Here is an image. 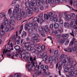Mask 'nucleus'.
Returning a JSON list of instances; mask_svg holds the SVG:
<instances>
[{"mask_svg": "<svg viewBox=\"0 0 77 77\" xmlns=\"http://www.w3.org/2000/svg\"><path fill=\"white\" fill-rule=\"evenodd\" d=\"M14 49L16 51H18L19 50H20V48L19 46L17 45L16 46H15L14 47Z\"/></svg>", "mask_w": 77, "mask_h": 77, "instance_id": "a878e982", "label": "nucleus"}, {"mask_svg": "<svg viewBox=\"0 0 77 77\" xmlns=\"http://www.w3.org/2000/svg\"><path fill=\"white\" fill-rule=\"evenodd\" d=\"M48 61L50 63H52L53 61V60L51 58V57H50L49 58Z\"/></svg>", "mask_w": 77, "mask_h": 77, "instance_id": "58836bf2", "label": "nucleus"}, {"mask_svg": "<svg viewBox=\"0 0 77 77\" xmlns=\"http://www.w3.org/2000/svg\"><path fill=\"white\" fill-rule=\"evenodd\" d=\"M2 35H5V31L3 30L2 31Z\"/></svg>", "mask_w": 77, "mask_h": 77, "instance_id": "69168bd1", "label": "nucleus"}, {"mask_svg": "<svg viewBox=\"0 0 77 77\" xmlns=\"http://www.w3.org/2000/svg\"><path fill=\"white\" fill-rule=\"evenodd\" d=\"M4 21L5 22L3 23L2 25L1 26V27L2 30L6 26V24H8V19L6 18H5Z\"/></svg>", "mask_w": 77, "mask_h": 77, "instance_id": "20e7f679", "label": "nucleus"}, {"mask_svg": "<svg viewBox=\"0 0 77 77\" xmlns=\"http://www.w3.org/2000/svg\"><path fill=\"white\" fill-rule=\"evenodd\" d=\"M67 51L69 53H72V48H70L68 49H67Z\"/></svg>", "mask_w": 77, "mask_h": 77, "instance_id": "c9c22d12", "label": "nucleus"}, {"mask_svg": "<svg viewBox=\"0 0 77 77\" xmlns=\"http://www.w3.org/2000/svg\"><path fill=\"white\" fill-rule=\"evenodd\" d=\"M44 18L46 20H48V15L46 14H44Z\"/></svg>", "mask_w": 77, "mask_h": 77, "instance_id": "c756f323", "label": "nucleus"}, {"mask_svg": "<svg viewBox=\"0 0 77 77\" xmlns=\"http://www.w3.org/2000/svg\"><path fill=\"white\" fill-rule=\"evenodd\" d=\"M58 31L60 33H62L63 32V29H59Z\"/></svg>", "mask_w": 77, "mask_h": 77, "instance_id": "338daca9", "label": "nucleus"}, {"mask_svg": "<svg viewBox=\"0 0 77 77\" xmlns=\"http://www.w3.org/2000/svg\"><path fill=\"white\" fill-rule=\"evenodd\" d=\"M48 16L49 17H52L53 16V13L50 12L48 14Z\"/></svg>", "mask_w": 77, "mask_h": 77, "instance_id": "ea45409f", "label": "nucleus"}, {"mask_svg": "<svg viewBox=\"0 0 77 77\" xmlns=\"http://www.w3.org/2000/svg\"><path fill=\"white\" fill-rule=\"evenodd\" d=\"M43 14L41 13L38 15V17H39V18H41V17H43Z\"/></svg>", "mask_w": 77, "mask_h": 77, "instance_id": "49530a36", "label": "nucleus"}, {"mask_svg": "<svg viewBox=\"0 0 77 77\" xmlns=\"http://www.w3.org/2000/svg\"><path fill=\"white\" fill-rule=\"evenodd\" d=\"M72 32L70 33V34L71 36H73L74 37V32H73V31L72 30Z\"/></svg>", "mask_w": 77, "mask_h": 77, "instance_id": "bf43d9fd", "label": "nucleus"}, {"mask_svg": "<svg viewBox=\"0 0 77 77\" xmlns=\"http://www.w3.org/2000/svg\"><path fill=\"white\" fill-rule=\"evenodd\" d=\"M8 49H5V48L4 49V51L3 52V54H4V53H6L7 52H8Z\"/></svg>", "mask_w": 77, "mask_h": 77, "instance_id": "864d4df0", "label": "nucleus"}, {"mask_svg": "<svg viewBox=\"0 0 77 77\" xmlns=\"http://www.w3.org/2000/svg\"><path fill=\"white\" fill-rule=\"evenodd\" d=\"M54 23H57V21H58V19H57L56 18V19H53Z\"/></svg>", "mask_w": 77, "mask_h": 77, "instance_id": "052dcab7", "label": "nucleus"}, {"mask_svg": "<svg viewBox=\"0 0 77 77\" xmlns=\"http://www.w3.org/2000/svg\"><path fill=\"white\" fill-rule=\"evenodd\" d=\"M33 26V24L32 23H29L28 24V26L29 27H32Z\"/></svg>", "mask_w": 77, "mask_h": 77, "instance_id": "37998d69", "label": "nucleus"}, {"mask_svg": "<svg viewBox=\"0 0 77 77\" xmlns=\"http://www.w3.org/2000/svg\"><path fill=\"white\" fill-rule=\"evenodd\" d=\"M50 27L51 29H52L53 28V24H51L50 26Z\"/></svg>", "mask_w": 77, "mask_h": 77, "instance_id": "6e6d98bb", "label": "nucleus"}, {"mask_svg": "<svg viewBox=\"0 0 77 77\" xmlns=\"http://www.w3.org/2000/svg\"><path fill=\"white\" fill-rule=\"evenodd\" d=\"M38 30L39 31V33L40 32H45V31H44V28L42 27H39L38 28Z\"/></svg>", "mask_w": 77, "mask_h": 77, "instance_id": "412c9836", "label": "nucleus"}, {"mask_svg": "<svg viewBox=\"0 0 77 77\" xmlns=\"http://www.w3.org/2000/svg\"><path fill=\"white\" fill-rule=\"evenodd\" d=\"M47 56L46 55L43 57L42 59L43 61H45L47 60Z\"/></svg>", "mask_w": 77, "mask_h": 77, "instance_id": "7c9ffc66", "label": "nucleus"}, {"mask_svg": "<svg viewBox=\"0 0 77 77\" xmlns=\"http://www.w3.org/2000/svg\"><path fill=\"white\" fill-rule=\"evenodd\" d=\"M71 15H68V16H66V20L67 21H69V19H71Z\"/></svg>", "mask_w": 77, "mask_h": 77, "instance_id": "dca6fc26", "label": "nucleus"}, {"mask_svg": "<svg viewBox=\"0 0 77 77\" xmlns=\"http://www.w3.org/2000/svg\"><path fill=\"white\" fill-rule=\"evenodd\" d=\"M14 77H21V76L17 74H16L14 75Z\"/></svg>", "mask_w": 77, "mask_h": 77, "instance_id": "de8ad7c7", "label": "nucleus"}, {"mask_svg": "<svg viewBox=\"0 0 77 77\" xmlns=\"http://www.w3.org/2000/svg\"><path fill=\"white\" fill-rule=\"evenodd\" d=\"M20 14L21 16L23 17V18H26V13L25 12H22L21 13H20Z\"/></svg>", "mask_w": 77, "mask_h": 77, "instance_id": "f8f14e48", "label": "nucleus"}, {"mask_svg": "<svg viewBox=\"0 0 77 77\" xmlns=\"http://www.w3.org/2000/svg\"><path fill=\"white\" fill-rule=\"evenodd\" d=\"M69 77H72L74 75V72L72 70L70 71L69 72Z\"/></svg>", "mask_w": 77, "mask_h": 77, "instance_id": "9b49d317", "label": "nucleus"}, {"mask_svg": "<svg viewBox=\"0 0 77 77\" xmlns=\"http://www.w3.org/2000/svg\"><path fill=\"white\" fill-rule=\"evenodd\" d=\"M43 23V19H42L41 18L40 20V24H42Z\"/></svg>", "mask_w": 77, "mask_h": 77, "instance_id": "680f3d73", "label": "nucleus"}, {"mask_svg": "<svg viewBox=\"0 0 77 77\" xmlns=\"http://www.w3.org/2000/svg\"><path fill=\"white\" fill-rule=\"evenodd\" d=\"M57 18V15L56 14H54V15L52 17V19L54 20V19H56Z\"/></svg>", "mask_w": 77, "mask_h": 77, "instance_id": "09e8293b", "label": "nucleus"}, {"mask_svg": "<svg viewBox=\"0 0 77 77\" xmlns=\"http://www.w3.org/2000/svg\"><path fill=\"white\" fill-rule=\"evenodd\" d=\"M62 37H63L64 39H60L58 41V43L59 44H63L64 42L65 41V40L68 38L69 37V35L68 34H66V35H62Z\"/></svg>", "mask_w": 77, "mask_h": 77, "instance_id": "f03ea898", "label": "nucleus"}, {"mask_svg": "<svg viewBox=\"0 0 77 77\" xmlns=\"http://www.w3.org/2000/svg\"><path fill=\"white\" fill-rule=\"evenodd\" d=\"M26 36V32H23L21 36L22 38H24V37H25Z\"/></svg>", "mask_w": 77, "mask_h": 77, "instance_id": "c85d7f7f", "label": "nucleus"}, {"mask_svg": "<svg viewBox=\"0 0 77 77\" xmlns=\"http://www.w3.org/2000/svg\"><path fill=\"white\" fill-rule=\"evenodd\" d=\"M31 48L32 47L31 46H29L27 48V50L28 51H30V50H31Z\"/></svg>", "mask_w": 77, "mask_h": 77, "instance_id": "79ce46f5", "label": "nucleus"}, {"mask_svg": "<svg viewBox=\"0 0 77 77\" xmlns=\"http://www.w3.org/2000/svg\"><path fill=\"white\" fill-rule=\"evenodd\" d=\"M16 3H17V1L14 0L12 2L11 5L12 6H14L16 5Z\"/></svg>", "mask_w": 77, "mask_h": 77, "instance_id": "4be33fe9", "label": "nucleus"}, {"mask_svg": "<svg viewBox=\"0 0 77 77\" xmlns=\"http://www.w3.org/2000/svg\"><path fill=\"white\" fill-rule=\"evenodd\" d=\"M59 64L60 65L58 66V69L59 70H60L62 69V67H61V66L63 65V63L62 62L60 61L59 62Z\"/></svg>", "mask_w": 77, "mask_h": 77, "instance_id": "f3484780", "label": "nucleus"}, {"mask_svg": "<svg viewBox=\"0 0 77 77\" xmlns=\"http://www.w3.org/2000/svg\"><path fill=\"white\" fill-rule=\"evenodd\" d=\"M34 11L36 13H38L39 12V8L38 7H35L34 8Z\"/></svg>", "mask_w": 77, "mask_h": 77, "instance_id": "bb28decb", "label": "nucleus"}, {"mask_svg": "<svg viewBox=\"0 0 77 77\" xmlns=\"http://www.w3.org/2000/svg\"><path fill=\"white\" fill-rule=\"evenodd\" d=\"M25 10L26 12H27L29 15H31L32 14H33V9L31 8H29L28 7H26Z\"/></svg>", "mask_w": 77, "mask_h": 77, "instance_id": "7ed1b4c3", "label": "nucleus"}, {"mask_svg": "<svg viewBox=\"0 0 77 77\" xmlns=\"http://www.w3.org/2000/svg\"><path fill=\"white\" fill-rule=\"evenodd\" d=\"M64 55L63 54H62L60 57V59L61 60H62V59H63V58L64 57Z\"/></svg>", "mask_w": 77, "mask_h": 77, "instance_id": "a19ab883", "label": "nucleus"}, {"mask_svg": "<svg viewBox=\"0 0 77 77\" xmlns=\"http://www.w3.org/2000/svg\"><path fill=\"white\" fill-rule=\"evenodd\" d=\"M44 29L45 32H47L48 31V30H49L48 26V25H46L45 26V28H44Z\"/></svg>", "mask_w": 77, "mask_h": 77, "instance_id": "2eb2a0df", "label": "nucleus"}, {"mask_svg": "<svg viewBox=\"0 0 77 77\" xmlns=\"http://www.w3.org/2000/svg\"><path fill=\"white\" fill-rule=\"evenodd\" d=\"M54 2V0H48V3L49 4H51V3H53Z\"/></svg>", "mask_w": 77, "mask_h": 77, "instance_id": "f704fd0d", "label": "nucleus"}, {"mask_svg": "<svg viewBox=\"0 0 77 77\" xmlns=\"http://www.w3.org/2000/svg\"><path fill=\"white\" fill-rule=\"evenodd\" d=\"M64 26H65L66 28H67L68 29H69V24L68 23L66 22L64 23Z\"/></svg>", "mask_w": 77, "mask_h": 77, "instance_id": "6ab92c4d", "label": "nucleus"}, {"mask_svg": "<svg viewBox=\"0 0 77 77\" xmlns=\"http://www.w3.org/2000/svg\"><path fill=\"white\" fill-rule=\"evenodd\" d=\"M34 73L35 74H37L38 73V69H36L34 71Z\"/></svg>", "mask_w": 77, "mask_h": 77, "instance_id": "0e129e2a", "label": "nucleus"}, {"mask_svg": "<svg viewBox=\"0 0 77 77\" xmlns=\"http://www.w3.org/2000/svg\"><path fill=\"white\" fill-rule=\"evenodd\" d=\"M10 17H11V21H12L13 23H15V21H16V19H15V17L12 16Z\"/></svg>", "mask_w": 77, "mask_h": 77, "instance_id": "9d476101", "label": "nucleus"}, {"mask_svg": "<svg viewBox=\"0 0 77 77\" xmlns=\"http://www.w3.org/2000/svg\"><path fill=\"white\" fill-rule=\"evenodd\" d=\"M77 50V46H75L73 48V51H75Z\"/></svg>", "mask_w": 77, "mask_h": 77, "instance_id": "4d7b16f0", "label": "nucleus"}, {"mask_svg": "<svg viewBox=\"0 0 77 77\" xmlns=\"http://www.w3.org/2000/svg\"><path fill=\"white\" fill-rule=\"evenodd\" d=\"M5 31L6 32H8L9 31V28L8 27H6L5 28Z\"/></svg>", "mask_w": 77, "mask_h": 77, "instance_id": "4c0bfd02", "label": "nucleus"}, {"mask_svg": "<svg viewBox=\"0 0 77 77\" xmlns=\"http://www.w3.org/2000/svg\"><path fill=\"white\" fill-rule=\"evenodd\" d=\"M60 26V27H62L63 26V20L60 19L59 20Z\"/></svg>", "mask_w": 77, "mask_h": 77, "instance_id": "4468645a", "label": "nucleus"}, {"mask_svg": "<svg viewBox=\"0 0 77 77\" xmlns=\"http://www.w3.org/2000/svg\"><path fill=\"white\" fill-rule=\"evenodd\" d=\"M32 36L33 37H32V40L33 41H32V42L34 43H37L38 42L39 40L38 38V37L39 36V34L38 33H33L32 34Z\"/></svg>", "mask_w": 77, "mask_h": 77, "instance_id": "f257e3e1", "label": "nucleus"}, {"mask_svg": "<svg viewBox=\"0 0 77 77\" xmlns=\"http://www.w3.org/2000/svg\"><path fill=\"white\" fill-rule=\"evenodd\" d=\"M19 8H20V5L18 4L14 6V10L17 11L18 13H21V11L20 9Z\"/></svg>", "mask_w": 77, "mask_h": 77, "instance_id": "39448f33", "label": "nucleus"}, {"mask_svg": "<svg viewBox=\"0 0 77 77\" xmlns=\"http://www.w3.org/2000/svg\"><path fill=\"white\" fill-rule=\"evenodd\" d=\"M40 9L42 11L44 9V7L43 6H41L40 7Z\"/></svg>", "mask_w": 77, "mask_h": 77, "instance_id": "e2e57ef3", "label": "nucleus"}, {"mask_svg": "<svg viewBox=\"0 0 77 77\" xmlns=\"http://www.w3.org/2000/svg\"><path fill=\"white\" fill-rule=\"evenodd\" d=\"M54 27L55 29H58L59 27V25L57 23H56L54 24Z\"/></svg>", "mask_w": 77, "mask_h": 77, "instance_id": "b1692460", "label": "nucleus"}, {"mask_svg": "<svg viewBox=\"0 0 77 77\" xmlns=\"http://www.w3.org/2000/svg\"><path fill=\"white\" fill-rule=\"evenodd\" d=\"M71 68V67H66L64 69V71L65 72H68L69 71V69Z\"/></svg>", "mask_w": 77, "mask_h": 77, "instance_id": "cd10ccee", "label": "nucleus"}, {"mask_svg": "<svg viewBox=\"0 0 77 77\" xmlns=\"http://www.w3.org/2000/svg\"><path fill=\"white\" fill-rule=\"evenodd\" d=\"M38 0V3L40 6H42L43 5V2H47V0Z\"/></svg>", "mask_w": 77, "mask_h": 77, "instance_id": "423d86ee", "label": "nucleus"}, {"mask_svg": "<svg viewBox=\"0 0 77 77\" xmlns=\"http://www.w3.org/2000/svg\"><path fill=\"white\" fill-rule=\"evenodd\" d=\"M74 42L73 41H71L69 44V46L71 47V46H72L73 45V44H74Z\"/></svg>", "mask_w": 77, "mask_h": 77, "instance_id": "e433bc0d", "label": "nucleus"}, {"mask_svg": "<svg viewBox=\"0 0 77 77\" xmlns=\"http://www.w3.org/2000/svg\"><path fill=\"white\" fill-rule=\"evenodd\" d=\"M69 63L70 64H71V65H70L71 66L70 67H71V68H72V69H71L73 70L74 69V68H73V67L75 66V64H76V62H72L71 63Z\"/></svg>", "mask_w": 77, "mask_h": 77, "instance_id": "0eeeda50", "label": "nucleus"}, {"mask_svg": "<svg viewBox=\"0 0 77 77\" xmlns=\"http://www.w3.org/2000/svg\"><path fill=\"white\" fill-rule=\"evenodd\" d=\"M7 24H8L9 26H10V27H13L14 26L13 22L10 20L8 21Z\"/></svg>", "mask_w": 77, "mask_h": 77, "instance_id": "ddd939ff", "label": "nucleus"}, {"mask_svg": "<svg viewBox=\"0 0 77 77\" xmlns=\"http://www.w3.org/2000/svg\"><path fill=\"white\" fill-rule=\"evenodd\" d=\"M6 16V14L3 12H2L0 14V18H2L3 17H5Z\"/></svg>", "mask_w": 77, "mask_h": 77, "instance_id": "aec40b11", "label": "nucleus"}, {"mask_svg": "<svg viewBox=\"0 0 77 77\" xmlns=\"http://www.w3.org/2000/svg\"><path fill=\"white\" fill-rule=\"evenodd\" d=\"M17 19L18 21H20L21 20V16L19 15H18L17 16Z\"/></svg>", "mask_w": 77, "mask_h": 77, "instance_id": "2f4dec72", "label": "nucleus"}, {"mask_svg": "<svg viewBox=\"0 0 77 77\" xmlns=\"http://www.w3.org/2000/svg\"><path fill=\"white\" fill-rule=\"evenodd\" d=\"M59 53V51L58 50L55 51L54 52V55H57L58 53Z\"/></svg>", "mask_w": 77, "mask_h": 77, "instance_id": "c03bdc74", "label": "nucleus"}, {"mask_svg": "<svg viewBox=\"0 0 77 77\" xmlns=\"http://www.w3.org/2000/svg\"><path fill=\"white\" fill-rule=\"evenodd\" d=\"M12 9H13V8H11L8 10V14L9 15V16H10L11 14H12Z\"/></svg>", "mask_w": 77, "mask_h": 77, "instance_id": "a211bd4d", "label": "nucleus"}, {"mask_svg": "<svg viewBox=\"0 0 77 77\" xmlns=\"http://www.w3.org/2000/svg\"><path fill=\"white\" fill-rule=\"evenodd\" d=\"M67 60H69V63H71L72 62L73 60L72 59L70 58V57H68L67 58Z\"/></svg>", "mask_w": 77, "mask_h": 77, "instance_id": "5701e85b", "label": "nucleus"}, {"mask_svg": "<svg viewBox=\"0 0 77 77\" xmlns=\"http://www.w3.org/2000/svg\"><path fill=\"white\" fill-rule=\"evenodd\" d=\"M29 60L31 61L32 63H33V58H32V57H30Z\"/></svg>", "mask_w": 77, "mask_h": 77, "instance_id": "603ef678", "label": "nucleus"}, {"mask_svg": "<svg viewBox=\"0 0 77 77\" xmlns=\"http://www.w3.org/2000/svg\"><path fill=\"white\" fill-rule=\"evenodd\" d=\"M38 66V64L36 63H34L33 62L32 63V66L34 67V69H35V68H37Z\"/></svg>", "mask_w": 77, "mask_h": 77, "instance_id": "393cba45", "label": "nucleus"}, {"mask_svg": "<svg viewBox=\"0 0 77 77\" xmlns=\"http://www.w3.org/2000/svg\"><path fill=\"white\" fill-rule=\"evenodd\" d=\"M41 48L42 50H45V45H42V47H41Z\"/></svg>", "mask_w": 77, "mask_h": 77, "instance_id": "8fccbe9b", "label": "nucleus"}, {"mask_svg": "<svg viewBox=\"0 0 77 77\" xmlns=\"http://www.w3.org/2000/svg\"><path fill=\"white\" fill-rule=\"evenodd\" d=\"M30 5L32 7H33V6H34V5H35V3L33 2H32L30 3Z\"/></svg>", "mask_w": 77, "mask_h": 77, "instance_id": "5fc2aeb1", "label": "nucleus"}, {"mask_svg": "<svg viewBox=\"0 0 77 77\" xmlns=\"http://www.w3.org/2000/svg\"><path fill=\"white\" fill-rule=\"evenodd\" d=\"M23 25H22L21 26L20 30L19 31L20 34H21V32H22V30H23Z\"/></svg>", "mask_w": 77, "mask_h": 77, "instance_id": "473e14b6", "label": "nucleus"}, {"mask_svg": "<svg viewBox=\"0 0 77 77\" xmlns=\"http://www.w3.org/2000/svg\"><path fill=\"white\" fill-rule=\"evenodd\" d=\"M20 14H21V13H18V11L17 10H14L13 11V13L12 14L13 15L15 16L16 15H19Z\"/></svg>", "mask_w": 77, "mask_h": 77, "instance_id": "6e6552de", "label": "nucleus"}, {"mask_svg": "<svg viewBox=\"0 0 77 77\" xmlns=\"http://www.w3.org/2000/svg\"><path fill=\"white\" fill-rule=\"evenodd\" d=\"M69 40H67L65 43L64 45H67L69 44Z\"/></svg>", "mask_w": 77, "mask_h": 77, "instance_id": "3c124183", "label": "nucleus"}, {"mask_svg": "<svg viewBox=\"0 0 77 77\" xmlns=\"http://www.w3.org/2000/svg\"><path fill=\"white\" fill-rule=\"evenodd\" d=\"M51 58L53 61H55L56 60V56H55L53 55L51 57Z\"/></svg>", "mask_w": 77, "mask_h": 77, "instance_id": "72a5a7b5", "label": "nucleus"}, {"mask_svg": "<svg viewBox=\"0 0 77 77\" xmlns=\"http://www.w3.org/2000/svg\"><path fill=\"white\" fill-rule=\"evenodd\" d=\"M32 68H33L32 65L30 64H29L28 66V71H31Z\"/></svg>", "mask_w": 77, "mask_h": 77, "instance_id": "1a4fd4ad", "label": "nucleus"}, {"mask_svg": "<svg viewBox=\"0 0 77 77\" xmlns=\"http://www.w3.org/2000/svg\"><path fill=\"white\" fill-rule=\"evenodd\" d=\"M74 74L75 75V77H77V70H76L74 72Z\"/></svg>", "mask_w": 77, "mask_h": 77, "instance_id": "13d9d810", "label": "nucleus"}, {"mask_svg": "<svg viewBox=\"0 0 77 77\" xmlns=\"http://www.w3.org/2000/svg\"><path fill=\"white\" fill-rule=\"evenodd\" d=\"M23 59H25V60H28L29 59V57H26V58H25V57H23Z\"/></svg>", "mask_w": 77, "mask_h": 77, "instance_id": "a18cd8bd", "label": "nucleus"}, {"mask_svg": "<svg viewBox=\"0 0 77 77\" xmlns=\"http://www.w3.org/2000/svg\"><path fill=\"white\" fill-rule=\"evenodd\" d=\"M41 36H42L43 37H44V36H45V35L44 33L42 32H41Z\"/></svg>", "mask_w": 77, "mask_h": 77, "instance_id": "774afa93", "label": "nucleus"}]
</instances>
